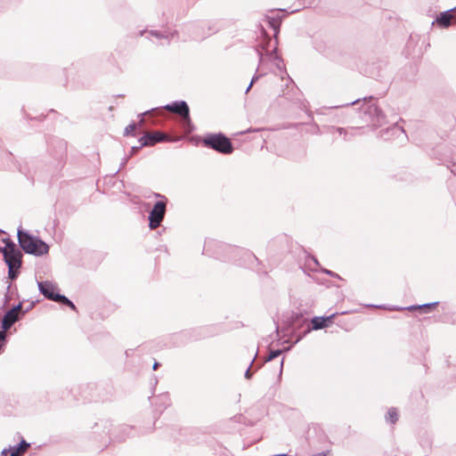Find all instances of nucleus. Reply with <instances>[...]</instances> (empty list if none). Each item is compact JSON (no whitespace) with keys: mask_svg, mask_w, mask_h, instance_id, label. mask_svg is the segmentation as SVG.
Here are the masks:
<instances>
[{"mask_svg":"<svg viewBox=\"0 0 456 456\" xmlns=\"http://www.w3.org/2000/svg\"><path fill=\"white\" fill-rule=\"evenodd\" d=\"M277 51V42L273 41L270 38H264L260 43L259 47L256 48L258 55V68L256 74L251 78L250 84L247 87L245 93H248L254 83H256L260 77L265 76L269 68V63L273 61V52Z\"/></svg>","mask_w":456,"mask_h":456,"instance_id":"f257e3e1","label":"nucleus"},{"mask_svg":"<svg viewBox=\"0 0 456 456\" xmlns=\"http://www.w3.org/2000/svg\"><path fill=\"white\" fill-rule=\"evenodd\" d=\"M20 247L27 253L35 256H43L49 250V246L37 237L32 236L21 228L17 232Z\"/></svg>","mask_w":456,"mask_h":456,"instance_id":"f03ea898","label":"nucleus"},{"mask_svg":"<svg viewBox=\"0 0 456 456\" xmlns=\"http://www.w3.org/2000/svg\"><path fill=\"white\" fill-rule=\"evenodd\" d=\"M202 142L206 147L222 154H231L233 151L230 139L221 133L207 134Z\"/></svg>","mask_w":456,"mask_h":456,"instance_id":"7ed1b4c3","label":"nucleus"},{"mask_svg":"<svg viewBox=\"0 0 456 456\" xmlns=\"http://www.w3.org/2000/svg\"><path fill=\"white\" fill-rule=\"evenodd\" d=\"M155 197L159 198L153 206L149 215V227L151 230L158 228L164 219L167 208V198L159 193H155Z\"/></svg>","mask_w":456,"mask_h":456,"instance_id":"20e7f679","label":"nucleus"},{"mask_svg":"<svg viewBox=\"0 0 456 456\" xmlns=\"http://www.w3.org/2000/svg\"><path fill=\"white\" fill-rule=\"evenodd\" d=\"M5 246L0 247V251L4 255V262L7 265H21L22 254L20 250L16 247L15 243L8 238L3 239Z\"/></svg>","mask_w":456,"mask_h":456,"instance_id":"39448f33","label":"nucleus"},{"mask_svg":"<svg viewBox=\"0 0 456 456\" xmlns=\"http://www.w3.org/2000/svg\"><path fill=\"white\" fill-rule=\"evenodd\" d=\"M146 34L147 37L151 40H152L154 43H158L159 45H165L169 44L170 39L175 36L174 33L164 31H157V30H151V31H142L140 33L141 36H143Z\"/></svg>","mask_w":456,"mask_h":456,"instance_id":"423d86ee","label":"nucleus"},{"mask_svg":"<svg viewBox=\"0 0 456 456\" xmlns=\"http://www.w3.org/2000/svg\"><path fill=\"white\" fill-rule=\"evenodd\" d=\"M21 304H18L10 309L2 320V328L4 330H9L19 319V313L21 310Z\"/></svg>","mask_w":456,"mask_h":456,"instance_id":"0eeeda50","label":"nucleus"},{"mask_svg":"<svg viewBox=\"0 0 456 456\" xmlns=\"http://www.w3.org/2000/svg\"><path fill=\"white\" fill-rule=\"evenodd\" d=\"M166 110L178 114L183 119H190V110L187 103L184 101H176L164 107Z\"/></svg>","mask_w":456,"mask_h":456,"instance_id":"6e6552de","label":"nucleus"},{"mask_svg":"<svg viewBox=\"0 0 456 456\" xmlns=\"http://www.w3.org/2000/svg\"><path fill=\"white\" fill-rule=\"evenodd\" d=\"M357 130L358 128L354 127L346 129L343 127L329 126L325 133L331 134L333 140H337L338 136H342L345 141H347L356 134Z\"/></svg>","mask_w":456,"mask_h":456,"instance_id":"1a4fd4ad","label":"nucleus"},{"mask_svg":"<svg viewBox=\"0 0 456 456\" xmlns=\"http://www.w3.org/2000/svg\"><path fill=\"white\" fill-rule=\"evenodd\" d=\"M38 289L41 294L45 296V297L54 301L55 296H58V292H55L57 287L52 281H37Z\"/></svg>","mask_w":456,"mask_h":456,"instance_id":"9d476101","label":"nucleus"},{"mask_svg":"<svg viewBox=\"0 0 456 456\" xmlns=\"http://www.w3.org/2000/svg\"><path fill=\"white\" fill-rule=\"evenodd\" d=\"M166 138L167 135L159 132L146 134L139 139L140 147L154 145L157 142H164Z\"/></svg>","mask_w":456,"mask_h":456,"instance_id":"9b49d317","label":"nucleus"},{"mask_svg":"<svg viewBox=\"0 0 456 456\" xmlns=\"http://www.w3.org/2000/svg\"><path fill=\"white\" fill-rule=\"evenodd\" d=\"M29 447V444L25 440H21V442L9 449H4L2 451L1 456H21L27 449Z\"/></svg>","mask_w":456,"mask_h":456,"instance_id":"f8f14e48","label":"nucleus"},{"mask_svg":"<svg viewBox=\"0 0 456 456\" xmlns=\"http://www.w3.org/2000/svg\"><path fill=\"white\" fill-rule=\"evenodd\" d=\"M29 447V444L25 440H21V442L9 449H4L2 451L1 456H21L27 449Z\"/></svg>","mask_w":456,"mask_h":456,"instance_id":"ddd939ff","label":"nucleus"},{"mask_svg":"<svg viewBox=\"0 0 456 456\" xmlns=\"http://www.w3.org/2000/svg\"><path fill=\"white\" fill-rule=\"evenodd\" d=\"M334 316H335V314H333L327 317H318V316L314 317L312 319V328H308L307 332H309L311 330H321V329L327 327V325H328L327 323L330 322Z\"/></svg>","mask_w":456,"mask_h":456,"instance_id":"4468645a","label":"nucleus"},{"mask_svg":"<svg viewBox=\"0 0 456 456\" xmlns=\"http://www.w3.org/2000/svg\"><path fill=\"white\" fill-rule=\"evenodd\" d=\"M365 113L374 115L375 118L371 120L373 126H379L385 119L382 111L375 105H370L365 110Z\"/></svg>","mask_w":456,"mask_h":456,"instance_id":"2eb2a0df","label":"nucleus"},{"mask_svg":"<svg viewBox=\"0 0 456 456\" xmlns=\"http://www.w3.org/2000/svg\"><path fill=\"white\" fill-rule=\"evenodd\" d=\"M455 9H451L444 12H441L440 15L436 20L437 24L443 28L449 27L452 23V19L454 18V15L452 14V12Z\"/></svg>","mask_w":456,"mask_h":456,"instance_id":"dca6fc26","label":"nucleus"},{"mask_svg":"<svg viewBox=\"0 0 456 456\" xmlns=\"http://www.w3.org/2000/svg\"><path fill=\"white\" fill-rule=\"evenodd\" d=\"M235 255H241L248 262L253 263L256 261V257L248 250L240 249L237 248H229Z\"/></svg>","mask_w":456,"mask_h":456,"instance_id":"f3484780","label":"nucleus"},{"mask_svg":"<svg viewBox=\"0 0 456 456\" xmlns=\"http://www.w3.org/2000/svg\"><path fill=\"white\" fill-rule=\"evenodd\" d=\"M272 63L273 64V66H275V68L278 70H280L282 74L286 75L290 82H292L291 78L289 77L286 70L284 69L283 61L277 55L276 52H273Z\"/></svg>","mask_w":456,"mask_h":456,"instance_id":"a211bd4d","label":"nucleus"},{"mask_svg":"<svg viewBox=\"0 0 456 456\" xmlns=\"http://www.w3.org/2000/svg\"><path fill=\"white\" fill-rule=\"evenodd\" d=\"M266 20H267L269 25L273 28L274 36L276 37V34L278 33L279 28L281 25L280 18L272 17V16L267 15Z\"/></svg>","mask_w":456,"mask_h":456,"instance_id":"6ab92c4d","label":"nucleus"},{"mask_svg":"<svg viewBox=\"0 0 456 456\" xmlns=\"http://www.w3.org/2000/svg\"><path fill=\"white\" fill-rule=\"evenodd\" d=\"M55 302H59V303H61L63 305H66L68 306H69L71 309L75 310L76 309V306L75 305L65 296L63 295H61V294H58V296H55Z\"/></svg>","mask_w":456,"mask_h":456,"instance_id":"aec40b11","label":"nucleus"},{"mask_svg":"<svg viewBox=\"0 0 456 456\" xmlns=\"http://www.w3.org/2000/svg\"><path fill=\"white\" fill-rule=\"evenodd\" d=\"M387 421L395 424L398 419V414L395 408H391L386 417Z\"/></svg>","mask_w":456,"mask_h":456,"instance_id":"412c9836","label":"nucleus"},{"mask_svg":"<svg viewBox=\"0 0 456 456\" xmlns=\"http://www.w3.org/2000/svg\"><path fill=\"white\" fill-rule=\"evenodd\" d=\"M20 266H16V265H8V275H9V278L12 279V280H14L16 277H17V270L20 268Z\"/></svg>","mask_w":456,"mask_h":456,"instance_id":"4be33fe9","label":"nucleus"},{"mask_svg":"<svg viewBox=\"0 0 456 456\" xmlns=\"http://www.w3.org/2000/svg\"><path fill=\"white\" fill-rule=\"evenodd\" d=\"M437 305H438V302H433V303L424 304V305H411V306L407 307V309L415 310V309H422V308H430V307H434Z\"/></svg>","mask_w":456,"mask_h":456,"instance_id":"5701e85b","label":"nucleus"},{"mask_svg":"<svg viewBox=\"0 0 456 456\" xmlns=\"http://www.w3.org/2000/svg\"><path fill=\"white\" fill-rule=\"evenodd\" d=\"M136 128V125L134 123H132L130 125H128L126 128H125V135H129L131 134Z\"/></svg>","mask_w":456,"mask_h":456,"instance_id":"b1692460","label":"nucleus"},{"mask_svg":"<svg viewBox=\"0 0 456 456\" xmlns=\"http://www.w3.org/2000/svg\"><path fill=\"white\" fill-rule=\"evenodd\" d=\"M281 354V350H279V349L271 351L268 355L267 361L273 360L274 358L278 357Z\"/></svg>","mask_w":456,"mask_h":456,"instance_id":"393cba45","label":"nucleus"},{"mask_svg":"<svg viewBox=\"0 0 456 456\" xmlns=\"http://www.w3.org/2000/svg\"><path fill=\"white\" fill-rule=\"evenodd\" d=\"M322 272L331 277H335V278H338V279H340L339 275L332 271H330L328 269H323Z\"/></svg>","mask_w":456,"mask_h":456,"instance_id":"a878e982","label":"nucleus"},{"mask_svg":"<svg viewBox=\"0 0 456 456\" xmlns=\"http://www.w3.org/2000/svg\"><path fill=\"white\" fill-rule=\"evenodd\" d=\"M253 362H254V360H252V361H251V362H250V364H249L248 368V369L246 370V371H245V378H246V379H250V378L252 377V373H251V371H250V367H251V365H252Z\"/></svg>","mask_w":456,"mask_h":456,"instance_id":"bb28decb","label":"nucleus"},{"mask_svg":"<svg viewBox=\"0 0 456 456\" xmlns=\"http://www.w3.org/2000/svg\"><path fill=\"white\" fill-rule=\"evenodd\" d=\"M6 330H0V341L1 340H5V338H6V333H5Z\"/></svg>","mask_w":456,"mask_h":456,"instance_id":"cd10ccee","label":"nucleus"},{"mask_svg":"<svg viewBox=\"0 0 456 456\" xmlns=\"http://www.w3.org/2000/svg\"><path fill=\"white\" fill-rule=\"evenodd\" d=\"M391 131H392L393 133H395V132H401V133H403V132H404V131H403L401 127H399V126H394V127L391 129Z\"/></svg>","mask_w":456,"mask_h":456,"instance_id":"c85d7f7f","label":"nucleus"},{"mask_svg":"<svg viewBox=\"0 0 456 456\" xmlns=\"http://www.w3.org/2000/svg\"><path fill=\"white\" fill-rule=\"evenodd\" d=\"M359 102V100H355V101H354V102H349V103H346V104H345V105H346V106L354 105V104H355V103H356V102Z\"/></svg>","mask_w":456,"mask_h":456,"instance_id":"c756f323","label":"nucleus"},{"mask_svg":"<svg viewBox=\"0 0 456 456\" xmlns=\"http://www.w3.org/2000/svg\"><path fill=\"white\" fill-rule=\"evenodd\" d=\"M454 9L455 10L452 12V14L454 15V18L452 20H454L456 21V7Z\"/></svg>","mask_w":456,"mask_h":456,"instance_id":"7c9ffc66","label":"nucleus"},{"mask_svg":"<svg viewBox=\"0 0 456 456\" xmlns=\"http://www.w3.org/2000/svg\"><path fill=\"white\" fill-rule=\"evenodd\" d=\"M314 456H326V454L324 452H320V453H317Z\"/></svg>","mask_w":456,"mask_h":456,"instance_id":"2f4dec72","label":"nucleus"},{"mask_svg":"<svg viewBox=\"0 0 456 456\" xmlns=\"http://www.w3.org/2000/svg\"><path fill=\"white\" fill-rule=\"evenodd\" d=\"M158 366H159V363H158V362H155V363L153 364V370H157Z\"/></svg>","mask_w":456,"mask_h":456,"instance_id":"473e14b6","label":"nucleus"},{"mask_svg":"<svg viewBox=\"0 0 456 456\" xmlns=\"http://www.w3.org/2000/svg\"><path fill=\"white\" fill-rule=\"evenodd\" d=\"M162 398L166 399V400H169L168 399V395H161Z\"/></svg>","mask_w":456,"mask_h":456,"instance_id":"72a5a7b5","label":"nucleus"},{"mask_svg":"<svg viewBox=\"0 0 456 456\" xmlns=\"http://www.w3.org/2000/svg\"><path fill=\"white\" fill-rule=\"evenodd\" d=\"M283 360L281 362V372L282 371Z\"/></svg>","mask_w":456,"mask_h":456,"instance_id":"f704fd0d","label":"nucleus"},{"mask_svg":"<svg viewBox=\"0 0 456 456\" xmlns=\"http://www.w3.org/2000/svg\"><path fill=\"white\" fill-rule=\"evenodd\" d=\"M194 38H195L196 40H200V39L203 38V37H195Z\"/></svg>","mask_w":456,"mask_h":456,"instance_id":"c9c22d12","label":"nucleus"},{"mask_svg":"<svg viewBox=\"0 0 456 456\" xmlns=\"http://www.w3.org/2000/svg\"><path fill=\"white\" fill-rule=\"evenodd\" d=\"M314 263H315L316 265H319V263H318V261H317L316 259H314Z\"/></svg>","mask_w":456,"mask_h":456,"instance_id":"e433bc0d","label":"nucleus"}]
</instances>
